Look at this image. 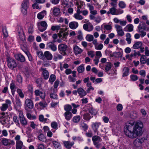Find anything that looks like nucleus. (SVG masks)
Returning <instances> with one entry per match:
<instances>
[{
  "mask_svg": "<svg viewBox=\"0 0 149 149\" xmlns=\"http://www.w3.org/2000/svg\"><path fill=\"white\" fill-rule=\"evenodd\" d=\"M33 26L32 25H31L28 30L29 33L32 34L33 32Z\"/></svg>",
  "mask_w": 149,
  "mask_h": 149,
  "instance_id": "nucleus-55",
  "label": "nucleus"
},
{
  "mask_svg": "<svg viewBox=\"0 0 149 149\" xmlns=\"http://www.w3.org/2000/svg\"><path fill=\"white\" fill-rule=\"evenodd\" d=\"M16 58L21 62H24L25 61L24 57L21 54H19L15 56Z\"/></svg>",
  "mask_w": 149,
  "mask_h": 149,
  "instance_id": "nucleus-18",
  "label": "nucleus"
},
{
  "mask_svg": "<svg viewBox=\"0 0 149 149\" xmlns=\"http://www.w3.org/2000/svg\"><path fill=\"white\" fill-rule=\"evenodd\" d=\"M7 65L8 68L11 70H13L16 68L17 65L16 61L13 58L8 57L6 58Z\"/></svg>",
  "mask_w": 149,
  "mask_h": 149,
  "instance_id": "nucleus-3",
  "label": "nucleus"
},
{
  "mask_svg": "<svg viewBox=\"0 0 149 149\" xmlns=\"http://www.w3.org/2000/svg\"><path fill=\"white\" fill-rule=\"evenodd\" d=\"M103 45L102 44H100L98 45H95V49L97 50H101L103 47Z\"/></svg>",
  "mask_w": 149,
  "mask_h": 149,
  "instance_id": "nucleus-51",
  "label": "nucleus"
},
{
  "mask_svg": "<svg viewBox=\"0 0 149 149\" xmlns=\"http://www.w3.org/2000/svg\"><path fill=\"white\" fill-rule=\"evenodd\" d=\"M123 77L127 76L128 75L129 72V69L128 67H125L123 70Z\"/></svg>",
  "mask_w": 149,
  "mask_h": 149,
  "instance_id": "nucleus-26",
  "label": "nucleus"
},
{
  "mask_svg": "<svg viewBox=\"0 0 149 149\" xmlns=\"http://www.w3.org/2000/svg\"><path fill=\"white\" fill-rule=\"evenodd\" d=\"M80 117L79 116H74L73 118V121L75 123H78L80 119Z\"/></svg>",
  "mask_w": 149,
  "mask_h": 149,
  "instance_id": "nucleus-35",
  "label": "nucleus"
},
{
  "mask_svg": "<svg viewBox=\"0 0 149 149\" xmlns=\"http://www.w3.org/2000/svg\"><path fill=\"white\" fill-rule=\"evenodd\" d=\"M143 127V123L140 121H137L134 126L133 134H130L132 138H135L141 135L143 132L142 129Z\"/></svg>",
  "mask_w": 149,
  "mask_h": 149,
  "instance_id": "nucleus-1",
  "label": "nucleus"
},
{
  "mask_svg": "<svg viewBox=\"0 0 149 149\" xmlns=\"http://www.w3.org/2000/svg\"><path fill=\"white\" fill-rule=\"evenodd\" d=\"M6 103L2 104L1 106L0 107V109L1 111H5L10 106L11 102L9 100H6L5 101Z\"/></svg>",
  "mask_w": 149,
  "mask_h": 149,
  "instance_id": "nucleus-10",
  "label": "nucleus"
},
{
  "mask_svg": "<svg viewBox=\"0 0 149 149\" xmlns=\"http://www.w3.org/2000/svg\"><path fill=\"white\" fill-rule=\"evenodd\" d=\"M13 121L16 123L17 125H20L19 122V118L16 116H14L13 117Z\"/></svg>",
  "mask_w": 149,
  "mask_h": 149,
  "instance_id": "nucleus-38",
  "label": "nucleus"
},
{
  "mask_svg": "<svg viewBox=\"0 0 149 149\" xmlns=\"http://www.w3.org/2000/svg\"><path fill=\"white\" fill-rule=\"evenodd\" d=\"M123 54L120 52H113V56L115 58H119L122 57Z\"/></svg>",
  "mask_w": 149,
  "mask_h": 149,
  "instance_id": "nucleus-33",
  "label": "nucleus"
},
{
  "mask_svg": "<svg viewBox=\"0 0 149 149\" xmlns=\"http://www.w3.org/2000/svg\"><path fill=\"white\" fill-rule=\"evenodd\" d=\"M47 48H49L53 51H55L57 50L56 46L53 42H50L47 44Z\"/></svg>",
  "mask_w": 149,
  "mask_h": 149,
  "instance_id": "nucleus-12",
  "label": "nucleus"
},
{
  "mask_svg": "<svg viewBox=\"0 0 149 149\" xmlns=\"http://www.w3.org/2000/svg\"><path fill=\"white\" fill-rule=\"evenodd\" d=\"M9 139L5 138H2L1 139V143L4 146H8Z\"/></svg>",
  "mask_w": 149,
  "mask_h": 149,
  "instance_id": "nucleus-27",
  "label": "nucleus"
},
{
  "mask_svg": "<svg viewBox=\"0 0 149 149\" xmlns=\"http://www.w3.org/2000/svg\"><path fill=\"white\" fill-rule=\"evenodd\" d=\"M127 27L128 29V31L129 32H131L133 31L134 26L132 24H129L126 26Z\"/></svg>",
  "mask_w": 149,
  "mask_h": 149,
  "instance_id": "nucleus-39",
  "label": "nucleus"
},
{
  "mask_svg": "<svg viewBox=\"0 0 149 149\" xmlns=\"http://www.w3.org/2000/svg\"><path fill=\"white\" fill-rule=\"evenodd\" d=\"M51 127L54 129H56L57 128V124L56 122H53L51 124Z\"/></svg>",
  "mask_w": 149,
  "mask_h": 149,
  "instance_id": "nucleus-54",
  "label": "nucleus"
},
{
  "mask_svg": "<svg viewBox=\"0 0 149 149\" xmlns=\"http://www.w3.org/2000/svg\"><path fill=\"white\" fill-rule=\"evenodd\" d=\"M17 81L19 83H21L22 82V76L19 74L17 75Z\"/></svg>",
  "mask_w": 149,
  "mask_h": 149,
  "instance_id": "nucleus-49",
  "label": "nucleus"
},
{
  "mask_svg": "<svg viewBox=\"0 0 149 149\" xmlns=\"http://www.w3.org/2000/svg\"><path fill=\"white\" fill-rule=\"evenodd\" d=\"M118 34V36H122L124 35V33L123 30L118 31L117 32Z\"/></svg>",
  "mask_w": 149,
  "mask_h": 149,
  "instance_id": "nucleus-64",
  "label": "nucleus"
},
{
  "mask_svg": "<svg viewBox=\"0 0 149 149\" xmlns=\"http://www.w3.org/2000/svg\"><path fill=\"white\" fill-rule=\"evenodd\" d=\"M134 144L136 147H139L141 145V143L140 141V139L138 138L136 139L134 141Z\"/></svg>",
  "mask_w": 149,
  "mask_h": 149,
  "instance_id": "nucleus-30",
  "label": "nucleus"
},
{
  "mask_svg": "<svg viewBox=\"0 0 149 149\" xmlns=\"http://www.w3.org/2000/svg\"><path fill=\"white\" fill-rule=\"evenodd\" d=\"M29 6V2L28 0H24L22 4L21 11L23 14L25 15L27 14V10Z\"/></svg>",
  "mask_w": 149,
  "mask_h": 149,
  "instance_id": "nucleus-8",
  "label": "nucleus"
},
{
  "mask_svg": "<svg viewBox=\"0 0 149 149\" xmlns=\"http://www.w3.org/2000/svg\"><path fill=\"white\" fill-rule=\"evenodd\" d=\"M38 26L39 30L41 32H43L46 29L47 25L45 21H42L38 23Z\"/></svg>",
  "mask_w": 149,
  "mask_h": 149,
  "instance_id": "nucleus-9",
  "label": "nucleus"
},
{
  "mask_svg": "<svg viewBox=\"0 0 149 149\" xmlns=\"http://www.w3.org/2000/svg\"><path fill=\"white\" fill-rule=\"evenodd\" d=\"M88 108H87V110L89 113L92 114L93 115H95L96 114V113L95 110H94L93 108L91 106H89V107H87Z\"/></svg>",
  "mask_w": 149,
  "mask_h": 149,
  "instance_id": "nucleus-29",
  "label": "nucleus"
},
{
  "mask_svg": "<svg viewBox=\"0 0 149 149\" xmlns=\"http://www.w3.org/2000/svg\"><path fill=\"white\" fill-rule=\"evenodd\" d=\"M81 127L83 129L84 131H86L88 129V126L87 125L84 123H81Z\"/></svg>",
  "mask_w": 149,
  "mask_h": 149,
  "instance_id": "nucleus-50",
  "label": "nucleus"
},
{
  "mask_svg": "<svg viewBox=\"0 0 149 149\" xmlns=\"http://www.w3.org/2000/svg\"><path fill=\"white\" fill-rule=\"evenodd\" d=\"M38 139L39 140L41 141H44L45 140V137L44 135L42 134H40L38 136Z\"/></svg>",
  "mask_w": 149,
  "mask_h": 149,
  "instance_id": "nucleus-44",
  "label": "nucleus"
},
{
  "mask_svg": "<svg viewBox=\"0 0 149 149\" xmlns=\"http://www.w3.org/2000/svg\"><path fill=\"white\" fill-rule=\"evenodd\" d=\"M111 68V64L110 62L107 63V64L106 65L105 68V70L106 72L110 70Z\"/></svg>",
  "mask_w": 149,
  "mask_h": 149,
  "instance_id": "nucleus-34",
  "label": "nucleus"
},
{
  "mask_svg": "<svg viewBox=\"0 0 149 149\" xmlns=\"http://www.w3.org/2000/svg\"><path fill=\"white\" fill-rule=\"evenodd\" d=\"M46 14V11L45 10H43L38 14L37 17L39 19H41L44 17L45 15Z\"/></svg>",
  "mask_w": 149,
  "mask_h": 149,
  "instance_id": "nucleus-23",
  "label": "nucleus"
},
{
  "mask_svg": "<svg viewBox=\"0 0 149 149\" xmlns=\"http://www.w3.org/2000/svg\"><path fill=\"white\" fill-rule=\"evenodd\" d=\"M86 135L87 136L89 137H91L93 136V134L92 131H89L88 132L86 133Z\"/></svg>",
  "mask_w": 149,
  "mask_h": 149,
  "instance_id": "nucleus-61",
  "label": "nucleus"
},
{
  "mask_svg": "<svg viewBox=\"0 0 149 149\" xmlns=\"http://www.w3.org/2000/svg\"><path fill=\"white\" fill-rule=\"evenodd\" d=\"M115 27L116 29L117 32L123 30L122 27L120 26L118 24H116Z\"/></svg>",
  "mask_w": 149,
  "mask_h": 149,
  "instance_id": "nucleus-53",
  "label": "nucleus"
},
{
  "mask_svg": "<svg viewBox=\"0 0 149 149\" xmlns=\"http://www.w3.org/2000/svg\"><path fill=\"white\" fill-rule=\"evenodd\" d=\"M73 49L74 53L76 55L81 54L83 52V50L77 45L74 47Z\"/></svg>",
  "mask_w": 149,
  "mask_h": 149,
  "instance_id": "nucleus-17",
  "label": "nucleus"
},
{
  "mask_svg": "<svg viewBox=\"0 0 149 149\" xmlns=\"http://www.w3.org/2000/svg\"><path fill=\"white\" fill-rule=\"evenodd\" d=\"M146 57L145 55H142L140 58V62L141 64H144L146 63Z\"/></svg>",
  "mask_w": 149,
  "mask_h": 149,
  "instance_id": "nucleus-36",
  "label": "nucleus"
},
{
  "mask_svg": "<svg viewBox=\"0 0 149 149\" xmlns=\"http://www.w3.org/2000/svg\"><path fill=\"white\" fill-rule=\"evenodd\" d=\"M19 118L20 123L23 126H25L27 124V121L22 114L19 115Z\"/></svg>",
  "mask_w": 149,
  "mask_h": 149,
  "instance_id": "nucleus-15",
  "label": "nucleus"
},
{
  "mask_svg": "<svg viewBox=\"0 0 149 149\" xmlns=\"http://www.w3.org/2000/svg\"><path fill=\"white\" fill-rule=\"evenodd\" d=\"M142 45V43L141 42L138 41L133 46V48L135 49H137L141 47Z\"/></svg>",
  "mask_w": 149,
  "mask_h": 149,
  "instance_id": "nucleus-24",
  "label": "nucleus"
},
{
  "mask_svg": "<svg viewBox=\"0 0 149 149\" xmlns=\"http://www.w3.org/2000/svg\"><path fill=\"white\" fill-rule=\"evenodd\" d=\"M60 12V10L59 8L56 7L54 8L52 13L54 16L55 17L58 16Z\"/></svg>",
  "mask_w": 149,
  "mask_h": 149,
  "instance_id": "nucleus-21",
  "label": "nucleus"
},
{
  "mask_svg": "<svg viewBox=\"0 0 149 149\" xmlns=\"http://www.w3.org/2000/svg\"><path fill=\"white\" fill-rule=\"evenodd\" d=\"M40 70L42 71V75L43 78L45 80H47L49 76V73L48 71L46 68H41Z\"/></svg>",
  "mask_w": 149,
  "mask_h": 149,
  "instance_id": "nucleus-11",
  "label": "nucleus"
},
{
  "mask_svg": "<svg viewBox=\"0 0 149 149\" xmlns=\"http://www.w3.org/2000/svg\"><path fill=\"white\" fill-rule=\"evenodd\" d=\"M84 119L86 120H89L91 119V116L90 115L86 113L85 114L84 116Z\"/></svg>",
  "mask_w": 149,
  "mask_h": 149,
  "instance_id": "nucleus-45",
  "label": "nucleus"
},
{
  "mask_svg": "<svg viewBox=\"0 0 149 149\" xmlns=\"http://www.w3.org/2000/svg\"><path fill=\"white\" fill-rule=\"evenodd\" d=\"M118 5L119 7L121 8H125L126 6V4L123 1H120Z\"/></svg>",
  "mask_w": 149,
  "mask_h": 149,
  "instance_id": "nucleus-47",
  "label": "nucleus"
},
{
  "mask_svg": "<svg viewBox=\"0 0 149 149\" xmlns=\"http://www.w3.org/2000/svg\"><path fill=\"white\" fill-rule=\"evenodd\" d=\"M39 95L40 96V97L42 99H44L45 97V92L41 91Z\"/></svg>",
  "mask_w": 149,
  "mask_h": 149,
  "instance_id": "nucleus-60",
  "label": "nucleus"
},
{
  "mask_svg": "<svg viewBox=\"0 0 149 149\" xmlns=\"http://www.w3.org/2000/svg\"><path fill=\"white\" fill-rule=\"evenodd\" d=\"M68 46L64 44H61L58 45V49L60 53L63 56L67 55L68 51Z\"/></svg>",
  "mask_w": 149,
  "mask_h": 149,
  "instance_id": "nucleus-4",
  "label": "nucleus"
},
{
  "mask_svg": "<svg viewBox=\"0 0 149 149\" xmlns=\"http://www.w3.org/2000/svg\"><path fill=\"white\" fill-rule=\"evenodd\" d=\"M101 20L102 19L100 17V16H97L95 17V21L96 23H98L100 22Z\"/></svg>",
  "mask_w": 149,
  "mask_h": 149,
  "instance_id": "nucleus-57",
  "label": "nucleus"
},
{
  "mask_svg": "<svg viewBox=\"0 0 149 149\" xmlns=\"http://www.w3.org/2000/svg\"><path fill=\"white\" fill-rule=\"evenodd\" d=\"M63 143L66 148L68 149H70L73 145L74 143L73 141L70 142L69 141H63Z\"/></svg>",
  "mask_w": 149,
  "mask_h": 149,
  "instance_id": "nucleus-14",
  "label": "nucleus"
},
{
  "mask_svg": "<svg viewBox=\"0 0 149 149\" xmlns=\"http://www.w3.org/2000/svg\"><path fill=\"white\" fill-rule=\"evenodd\" d=\"M139 73L141 76L144 77L146 76V71L144 70H141L139 71Z\"/></svg>",
  "mask_w": 149,
  "mask_h": 149,
  "instance_id": "nucleus-62",
  "label": "nucleus"
},
{
  "mask_svg": "<svg viewBox=\"0 0 149 149\" xmlns=\"http://www.w3.org/2000/svg\"><path fill=\"white\" fill-rule=\"evenodd\" d=\"M92 140L96 148H99L101 147V143L100 142L101 141V139L100 136L97 135L94 136L92 138Z\"/></svg>",
  "mask_w": 149,
  "mask_h": 149,
  "instance_id": "nucleus-6",
  "label": "nucleus"
},
{
  "mask_svg": "<svg viewBox=\"0 0 149 149\" xmlns=\"http://www.w3.org/2000/svg\"><path fill=\"white\" fill-rule=\"evenodd\" d=\"M18 34L19 38L21 40V41L22 42L21 43V48L23 49V47L25 48L26 47V45L25 44V42L26 41L25 39V36L23 29H22L20 28V31L18 32Z\"/></svg>",
  "mask_w": 149,
  "mask_h": 149,
  "instance_id": "nucleus-5",
  "label": "nucleus"
},
{
  "mask_svg": "<svg viewBox=\"0 0 149 149\" xmlns=\"http://www.w3.org/2000/svg\"><path fill=\"white\" fill-rule=\"evenodd\" d=\"M74 17L77 19L78 20H82L83 19V17L80 14H75L74 15Z\"/></svg>",
  "mask_w": 149,
  "mask_h": 149,
  "instance_id": "nucleus-41",
  "label": "nucleus"
},
{
  "mask_svg": "<svg viewBox=\"0 0 149 149\" xmlns=\"http://www.w3.org/2000/svg\"><path fill=\"white\" fill-rule=\"evenodd\" d=\"M39 104L40 106L43 108L45 107L47 105L44 99L43 100L42 102H40L39 103Z\"/></svg>",
  "mask_w": 149,
  "mask_h": 149,
  "instance_id": "nucleus-43",
  "label": "nucleus"
},
{
  "mask_svg": "<svg viewBox=\"0 0 149 149\" xmlns=\"http://www.w3.org/2000/svg\"><path fill=\"white\" fill-rule=\"evenodd\" d=\"M72 107L70 105H66L64 106V109L66 111H70L72 109Z\"/></svg>",
  "mask_w": 149,
  "mask_h": 149,
  "instance_id": "nucleus-42",
  "label": "nucleus"
},
{
  "mask_svg": "<svg viewBox=\"0 0 149 149\" xmlns=\"http://www.w3.org/2000/svg\"><path fill=\"white\" fill-rule=\"evenodd\" d=\"M50 97L51 98L54 99H57V95L55 93H51L50 94Z\"/></svg>",
  "mask_w": 149,
  "mask_h": 149,
  "instance_id": "nucleus-46",
  "label": "nucleus"
},
{
  "mask_svg": "<svg viewBox=\"0 0 149 149\" xmlns=\"http://www.w3.org/2000/svg\"><path fill=\"white\" fill-rule=\"evenodd\" d=\"M37 54L38 57L40 59H45L44 53L43 54L41 51H37Z\"/></svg>",
  "mask_w": 149,
  "mask_h": 149,
  "instance_id": "nucleus-28",
  "label": "nucleus"
},
{
  "mask_svg": "<svg viewBox=\"0 0 149 149\" xmlns=\"http://www.w3.org/2000/svg\"><path fill=\"white\" fill-rule=\"evenodd\" d=\"M110 13L112 15H116V9L114 7H113L110 8L109 10Z\"/></svg>",
  "mask_w": 149,
  "mask_h": 149,
  "instance_id": "nucleus-40",
  "label": "nucleus"
},
{
  "mask_svg": "<svg viewBox=\"0 0 149 149\" xmlns=\"http://www.w3.org/2000/svg\"><path fill=\"white\" fill-rule=\"evenodd\" d=\"M25 108L26 111L29 109H32L33 107V104L32 101L30 99H27L25 101Z\"/></svg>",
  "mask_w": 149,
  "mask_h": 149,
  "instance_id": "nucleus-7",
  "label": "nucleus"
},
{
  "mask_svg": "<svg viewBox=\"0 0 149 149\" xmlns=\"http://www.w3.org/2000/svg\"><path fill=\"white\" fill-rule=\"evenodd\" d=\"M23 143L21 141H16V149H22Z\"/></svg>",
  "mask_w": 149,
  "mask_h": 149,
  "instance_id": "nucleus-25",
  "label": "nucleus"
},
{
  "mask_svg": "<svg viewBox=\"0 0 149 149\" xmlns=\"http://www.w3.org/2000/svg\"><path fill=\"white\" fill-rule=\"evenodd\" d=\"M130 77L131 79L133 81H135L137 80L138 79V77L136 75L134 74H132L130 76Z\"/></svg>",
  "mask_w": 149,
  "mask_h": 149,
  "instance_id": "nucleus-48",
  "label": "nucleus"
},
{
  "mask_svg": "<svg viewBox=\"0 0 149 149\" xmlns=\"http://www.w3.org/2000/svg\"><path fill=\"white\" fill-rule=\"evenodd\" d=\"M60 26H52L51 27V29L52 31H55V30H58L59 29H60Z\"/></svg>",
  "mask_w": 149,
  "mask_h": 149,
  "instance_id": "nucleus-56",
  "label": "nucleus"
},
{
  "mask_svg": "<svg viewBox=\"0 0 149 149\" xmlns=\"http://www.w3.org/2000/svg\"><path fill=\"white\" fill-rule=\"evenodd\" d=\"M100 125V123L98 122L93 123L92 124V126L94 132H97L98 128Z\"/></svg>",
  "mask_w": 149,
  "mask_h": 149,
  "instance_id": "nucleus-19",
  "label": "nucleus"
},
{
  "mask_svg": "<svg viewBox=\"0 0 149 149\" xmlns=\"http://www.w3.org/2000/svg\"><path fill=\"white\" fill-rule=\"evenodd\" d=\"M56 79V76L54 74H52L50 75L49 79V82L52 84L53 83L54 81Z\"/></svg>",
  "mask_w": 149,
  "mask_h": 149,
  "instance_id": "nucleus-31",
  "label": "nucleus"
},
{
  "mask_svg": "<svg viewBox=\"0 0 149 149\" xmlns=\"http://www.w3.org/2000/svg\"><path fill=\"white\" fill-rule=\"evenodd\" d=\"M78 26V23L76 22H70L69 24V27L71 29H74Z\"/></svg>",
  "mask_w": 149,
  "mask_h": 149,
  "instance_id": "nucleus-20",
  "label": "nucleus"
},
{
  "mask_svg": "<svg viewBox=\"0 0 149 149\" xmlns=\"http://www.w3.org/2000/svg\"><path fill=\"white\" fill-rule=\"evenodd\" d=\"M72 114L70 111H66L65 113L64 116L66 120H70L72 117Z\"/></svg>",
  "mask_w": 149,
  "mask_h": 149,
  "instance_id": "nucleus-22",
  "label": "nucleus"
},
{
  "mask_svg": "<svg viewBox=\"0 0 149 149\" xmlns=\"http://www.w3.org/2000/svg\"><path fill=\"white\" fill-rule=\"evenodd\" d=\"M52 143L55 148H58L59 146V143L56 141H53Z\"/></svg>",
  "mask_w": 149,
  "mask_h": 149,
  "instance_id": "nucleus-59",
  "label": "nucleus"
},
{
  "mask_svg": "<svg viewBox=\"0 0 149 149\" xmlns=\"http://www.w3.org/2000/svg\"><path fill=\"white\" fill-rule=\"evenodd\" d=\"M134 125L130 123H127L124 127V132L125 135L128 137L132 138L130 134H133V130H134Z\"/></svg>",
  "mask_w": 149,
  "mask_h": 149,
  "instance_id": "nucleus-2",
  "label": "nucleus"
},
{
  "mask_svg": "<svg viewBox=\"0 0 149 149\" xmlns=\"http://www.w3.org/2000/svg\"><path fill=\"white\" fill-rule=\"evenodd\" d=\"M68 35V33L65 31H62L63 38V40H65V39H66Z\"/></svg>",
  "mask_w": 149,
  "mask_h": 149,
  "instance_id": "nucleus-52",
  "label": "nucleus"
},
{
  "mask_svg": "<svg viewBox=\"0 0 149 149\" xmlns=\"http://www.w3.org/2000/svg\"><path fill=\"white\" fill-rule=\"evenodd\" d=\"M77 92L81 98H82L86 95V91L81 87L77 89Z\"/></svg>",
  "mask_w": 149,
  "mask_h": 149,
  "instance_id": "nucleus-13",
  "label": "nucleus"
},
{
  "mask_svg": "<svg viewBox=\"0 0 149 149\" xmlns=\"http://www.w3.org/2000/svg\"><path fill=\"white\" fill-rule=\"evenodd\" d=\"M84 70V68L83 65H81L79 66L77 68V71L79 73L83 72Z\"/></svg>",
  "mask_w": 149,
  "mask_h": 149,
  "instance_id": "nucleus-37",
  "label": "nucleus"
},
{
  "mask_svg": "<svg viewBox=\"0 0 149 149\" xmlns=\"http://www.w3.org/2000/svg\"><path fill=\"white\" fill-rule=\"evenodd\" d=\"M45 58L48 60H51L53 57V56L51 53L48 51H46L44 52Z\"/></svg>",
  "mask_w": 149,
  "mask_h": 149,
  "instance_id": "nucleus-16",
  "label": "nucleus"
},
{
  "mask_svg": "<svg viewBox=\"0 0 149 149\" xmlns=\"http://www.w3.org/2000/svg\"><path fill=\"white\" fill-rule=\"evenodd\" d=\"M59 84V81L58 80H56L54 84V88H56Z\"/></svg>",
  "mask_w": 149,
  "mask_h": 149,
  "instance_id": "nucleus-58",
  "label": "nucleus"
},
{
  "mask_svg": "<svg viewBox=\"0 0 149 149\" xmlns=\"http://www.w3.org/2000/svg\"><path fill=\"white\" fill-rule=\"evenodd\" d=\"M104 28L107 30H110L112 29L111 26L109 25H104Z\"/></svg>",
  "mask_w": 149,
  "mask_h": 149,
  "instance_id": "nucleus-63",
  "label": "nucleus"
},
{
  "mask_svg": "<svg viewBox=\"0 0 149 149\" xmlns=\"http://www.w3.org/2000/svg\"><path fill=\"white\" fill-rule=\"evenodd\" d=\"M86 38L87 41L89 42H91L93 40L94 37L92 35H87L86 36Z\"/></svg>",
  "mask_w": 149,
  "mask_h": 149,
  "instance_id": "nucleus-32",
  "label": "nucleus"
}]
</instances>
